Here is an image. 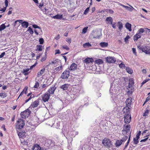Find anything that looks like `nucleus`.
<instances>
[{
	"label": "nucleus",
	"instance_id": "nucleus-1",
	"mask_svg": "<svg viewBox=\"0 0 150 150\" xmlns=\"http://www.w3.org/2000/svg\"><path fill=\"white\" fill-rule=\"evenodd\" d=\"M25 125L24 121L21 119H18L17 123H16V128L18 129L22 128Z\"/></svg>",
	"mask_w": 150,
	"mask_h": 150
},
{
	"label": "nucleus",
	"instance_id": "nucleus-2",
	"mask_svg": "<svg viewBox=\"0 0 150 150\" xmlns=\"http://www.w3.org/2000/svg\"><path fill=\"white\" fill-rule=\"evenodd\" d=\"M132 102V99L131 98H128L126 99V100L125 102L126 107H125L124 108V110H125L126 109V112H128L129 111V107H130L131 105V103ZM125 112V111H124V112Z\"/></svg>",
	"mask_w": 150,
	"mask_h": 150
},
{
	"label": "nucleus",
	"instance_id": "nucleus-3",
	"mask_svg": "<svg viewBox=\"0 0 150 150\" xmlns=\"http://www.w3.org/2000/svg\"><path fill=\"white\" fill-rule=\"evenodd\" d=\"M81 86L79 85L76 86L75 87V88L73 89L72 93L73 95L75 96V98L78 95V93L81 89Z\"/></svg>",
	"mask_w": 150,
	"mask_h": 150
},
{
	"label": "nucleus",
	"instance_id": "nucleus-4",
	"mask_svg": "<svg viewBox=\"0 0 150 150\" xmlns=\"http://www.w3.org/2000/svg\"><path fill=\"white\" fill-rule=\"evenodd\" d=\"M31 111L28 109H27L25 111L21 112V117L24 119L28 117L30 114Z\"/></svg>",
	"mask_w": 150,
	"mask_h": 150
},
{
	"label": "nucleus",
	"instance_id": "nucleus-5",
	"mask_svg": "<svg viewBox=\"0 0 150 150\" xmlns=\"http://www.w3.org/2000/svg\"><path fill=\"white\" fill-rule=\"evenodd\" d=\"M102 143L106 147H110L112 145L110 140L106 138H105L103 140Z\"/></svg>",
	"mask_w": 150,
	"mask_h": 150
},
{
	"label": "nucleus",
	"instance_id": "nucleus-6",
	"mask_svg": "<svg viewBox=\"0 0 150 150\" xmlns=\"http://www.w3.org/2000/svg\"><path fill=\"white\" fill-rule=\"evenodd\" d=\"M137 47L139 49L141 50L142 52L147 54L148 51L149 49V48H148L147 46L138 45Z\"/></svg>",
	"mask_w": 150,
	"mask_h": 150
},
{
	"label": "nucleus",
	"instance_id": "nucleus-7",
	"mask_svg": "<svg viewBox=\"0 0 150 150\" xmlns=\"http://www.w3.org/2000/svg\"><path fill=\"white\" fill-rule=\"evenodd\" d=\"M69 74L70 71L69 70H65L62 73L61 78L63 79L68 78L69 76Z\"/></svg>",
	"mask_w": 150,
	"mask_h": 150
},
{
	"label": "nucleus",
	"instance_id": "nucleus-8",
	"mask_svg": "<svg viewBox=\"0 0 150 150\" xmlns=\"http://www.w3.org/2000/svg\"><path fill=\"white\" fill-rule=\"evenodd\" d=\"M131 120V117L129 114L125 115L124 117V121L126 123L128 124L130 123Z\"/></svg>",
	"mask_w": 150,
	"mask_h": 150
},
{
	"label": "nucleus",
	"instance_id": "nucleus-9",
	"mask_svg": "<svg viewBox=\"0 0 150 150\" xmlns=\"http://www.w3.org/2000/svg\"><path fill=\"white\" fill-rule=\"evenodd\" d=\"M50 96V94L49 93H45L42 96V99L44 102H45L48 100Z\"/></svg>",
	"mask_w": 150,
	"mask_h": 150
},
{
	"label": "nucleus",
	"instance_id": "nucleus-10",
	"mask_svg": "<svg viewBox=\"0 0 150 150\" xmlns=\"http://www.w3.org/2000/svg\"><path fill=\"white\" fill-rule=\"evenodd\" d=\"M101 35V32L100 31H96L94 32L93 38H99Z\"/></svg>",
	"mask_w": 150,
	"mask_h": 150
},
{
	"label": "nucleus",
	"instance_id": "nucleus-11",
	"mask_svg": "<svg viewBox=\"0 0 150 150\" xmlns=\"http://www.w3.org/2000/svg\"><path fill=\"white\" fill-rule=\"evenodd\" d=\"M107 62L110 63H113L115 62V58L112 57H107L106 58Z\"/></svg>",
	"mask_w": 150,
	"mask_h": 150
},
{
	"label": "nucleus",
	"instance_id": "nucleus-12",
	"mask_svg": "<svg viewBox=\"0 0 150 150\" xmlns=\"http://www.w3.org/2000/svg\"><path fill=\"white\" fill-rule=\"evenodd\" d=\"M56 89V87H55V85L50 87L48 91V92L49 94H52L54 93L55 90Z\"/></svg>",
	"mask_w": 150,
	"mask_h": 150
},
{
	"label": "nucleus",
	"instance_id": "nucleus-13",
	"mask_svg": "<svg viewBox=\"0 0 150 150\" xmlns=\"http://www.w3.org/2000/svg\"><path fill=\"white\" fill-rule=\"evenodd\" d=\"M39 100L38 99L34 101L32 104H31L30 106L33 108L36 107L39 105Z\"/></svg>",
	"mask_w": 150,
	"mask_h": 150
},
{
	"label": "nucleus",
	"instance_id": "nucleus-14",
	"mask_svg": "<svg viewBox=\"0 0 150 150\" xmlns=\"http://www.w3.org/2000/svg\"><path fill=\"white\" fill-rule=\"evenodd\" d=\"M69 85L68 84H64L60 86V88L62 89L63 90H67L68 89V87Z\"/></svg>",
	"mask_w": 150,
	"mask_h": 150
},
{
	"label": "nucleus",
	"instance_id": "nucleus-15",
	"mask_svg": "<svg viewBox=\"0 0 150 150\" xmlns=\"http://www.w3.org/2000/svg\"><path fill=\"white\" fill-rule=\"evenodd\" d=\"M77 65L75 63H72L69 68V70L70 71H74L77 68Z\"/></svg>",
	"mask_w": 150,
	"mask_h": 150
},
{
	"label": "nucleus",
	"instance_id": "nucleus-16",
	"mask_svg": "<svg viewBox=\"0 0 150 150\" xmlns=\"http://www.w3.org/2000/svg\"><path fill=\"white\" fill-rule=\"evenodd\" d=\"M105 21L107 22V24H112L113 21V20L111 17H108L106 18Z\"/></svg>",
	"mask_w": 150,
	"mask_h": 150
},
{
	"label": "nucleus",
	"instance_id": "nucleus-17",
	"mask_svg": "<svg viewBox=\"0 0 150 150\" xmlns=\"http://www.w3.org/2000/svg\"><path fill=\"white\" fill-rule=\"evenodd\" d=\"M84 62L86 64H87L92 63L93 62V60L92 58H87L85 59Z\"/></svg>",
	"mask_w": 150,
	"mask_h": 150
},
{
	"label": "nucleus",
	"instance_id": "nucleus-18",
	"mask_svg": "<svg viewBox=\"0 0 150 150\" xmlns=\"http://www.w3.org/2000/svg\"><path fill=\"white\" fill-rule=\"evenodd\" d=\"M41 149L40 146L37 144H35L33 148V150H40Z\"/></svg>",
	"mask_w": 150,
	"mask_h": 150
},
{
	"label": "nucleus",
	"instance_id": "nucleus-19",
	"mask_svg": "<svg viewBox=\"0 0 150 150\" xmlns=\"http://www.w3.org/2000/svg\"><path fill=\"white\" fill-rule=\"evenodd\" d=\"M122 142L121 139L117 140L116 141L115 145L116 147H119L122 144Z\"/></svg>",
	"mask_w": 150,
	"mask_h": 150
},
{
	"label": "nucleus",
	"instance_id": "nucleus-20",
	"mask_svg": "<svg viewBox=\"0 0 150 150\" xmlns=\"http://www.w3.org/2000/svg\"><path fill=\"white\" fill-rule=\"evenodd\" d=\"M125 26L126 28L130 32L132 31L131 25V24L127 22L126 23Z\"/></svg>",
	"mask_w": 150,
	"mask_h": 150
},
{
	"label": "nucleus",
	"instance_id": "nucleus-21",
	"mask_svg": "<svg viewBox=\"0 0 150 150\" xmlns=\"http://www.w3.org/2000/svg\"><path fill=\"white\" fill-rule=\"evenodd\" d=\"M141 38V35L138 32L134 36V41H137L139 38Z\"/></svg>",
	"mask_w": 150,
	"mask_h": 150
},
{
	"label": "nucleus",
	"instance_id": "nucleus-22",
	"mask_svg": "<svg viewBox=\"0 0 150 150\" xmlns=\"http://www.w3.org/2000/svg\"><path fill=\"white\" fill-rule=\"evenodd\" d=\"M130 126L129 125H127L125 127L123 130V131H125L126 132H128L130 130Z\"/></svg>",
	"mask_w": 150,
	"mask_h": 150
},
{
	"label": "nucleus",
	"instance_id": "nucleus-23",
	"mask_svg": "<svg viewBox=\"0 0 150 150\" xmlns=\"http://www.w3.org/2000/svg\"><path fill=\"white\" fill-rule=\"evenodd\" d=\"M22 26L23 28H27L29 25L27 21H24L22 23Z\"/></svg>",
	"mask_w": 150,
	"mask_h": 150
},
{
	"label": "nucleus",
	"instance_id": "nucleus-24",
	"mask_svg": "<svg viewBox=\"0 0 150 150\" xmlns=\"http://www.w3.org/2000/svg\"><path fill=\"white\" fill-rule=\"evenodd\" d=\"M62 14H57V15L53 16V18L54 19H60L62 18Z\"/></svg>",
	"mask_w": 150,
	"mask_h": 150
},
{
	"label": "nucleus",
	"instance_id": "nucleus-25",
	"mask_svg": "<svg viewBox=\"0 0 150 150\" xmlns=\"http://www.w3.org/2000/svg\"><path fill=\"white\" fill-rule=\"evenodd\" d=\"M45 69H41L40 71H39L37 74V76L39 77L42 75L45 72Z\"/></svg>",
	"mask_w": 150,
	"mask_h": 150
},
{
	"label": "nucleus",
	"instance_id": "nucleus-26",
	"mask_svg": "<svg viewBox=\"0 0 150 150\" xmlns=\"http://www.w3.org/2000/svg\"><path fill=\"white\" fill-rule=\"evenodd\" d=\"M126 70L127 72L129 74H132L133 72V70L129 67H126Z\"/></svg>",
	"mask_w": 150,
	"mask_h": 150
},
{
	"label": "nucleus",
	"instance_id": "nucleus-27",
	"mask_svg": "<svg viewBox=\"0 0 150 150\" xmlns=\"http://www.w3.org/2000/svg\"><path fill=\"white\" fill-rule=\"evenodd\" d=\"M114 87L115 85L113 84H111L110 90V91L111 93H113L114 92L113 91L114 90L115 91V89H114Z\"/></svg>",
	"mask_w": 150,
	"mask_h": 150
},
{
	"label": "nucleus",
	"instance_id": "nucleus-28",
	"mask_svg": "<svg viewBox=\"0 0 150 150\" xmlns=\"http://www.w3.org/2000/svg\"><path fill=\"white\" fill-rule=\"evenodd\" d=\"M108 45V43L105 42H101L100 43V45L103 47H107Z\"/></svg>",
	"mask_w": 150,
	"mask_h": 150
},
{
	"label": "nucleus",
	"instance_id": "nucleus-29",
	"mask_svg": "<svg viewBox=\"0 0 150 150\" xmlns=\"http://www.w3.org/2000/svg\"><path fill=\"white\" fill-rule=\"evenodd\" d=\"M91 46V45L89 42H86L83 45V46L84 48L89 47Z\"/></svg>",
	"mask_w": 150,
	"mask_h": 150
},
{
	"label": "nucleus",
	"instance_id": "nucleus-30",
	"mask_svg": "<svg viewBox=\"0 0 150 150\" xmlns=\"http://www.w3.org/2000/svg\"><path fill=\"white\" fill-rule=\"evenodd\" d=\"M27 87L26 88V87H25L23 90V91L20 94L18 97V98L20 96H22L23 93H24V92H25V94H26V91H27Z\"/></svg>",
	"mask_w": 150,
	"mask_h": 150
},
{
	"label": "nucleus",
	"instance_id": "nucleus-31",
	"mask_svg": "<svg viewBox=\"0 0 150 150\" xmlns=\"http://www.w3.org/2000/svg\"><path fill=\"white\" fill-rule=\"evenodd\" d=\"M95 62L96 63L99 64H102L103 63V62L102 60L99 59L96 60Z\"/></svg>",
	"mask_w": 150,
	"mask_h": 150
},
{
	"label": "nucleus",
	"instance_id": "nucleus-32",
	"mask_svg": "<svg viewBox=\"0 0 150 150\" xmlns=\"http://www.w3.org/2000/svg\"><path fill=\"white\" fill-rule=\"evenodd\" d=\"M7 94L5 92L0 93V96L2 98H4L6 97Z\"/></svg>",
	"mask_w": 150,
	"mask_h": 150
},
{
	"label": "nucleus",
	"instance_id": "nucleus-33",
	"mask_svg": "<svg viewBox=\"0 0 150 150\" xmlns=\"http://www.w3.org/2000/svg\"><path fill=\"white\" fill-rule=\"evenodd\" d=\"M118 25V28L121 31L123 28L122 24L120 22H118L117 23Z\"/></svg>",
	"mask_w": 150,
	"mask_h": 150
},
{
	"label": "nucleus",
	"instance_id": "nucleus-34",
	"mask_svg": "<svg viewBox=\"0 0 150 150\" xmlns=\"http://www.w3.org/2000/svg\"><path fill=\"white\" fill-rule=\"evenodd\" d=\"M129 90L127 91V93L128 94H132L134 91V88L133 87H131L130 88L128 89Z\"/></svg>",
	"mask_w": 150,
	"mask_h": 150
},
{
	"label": "nucleus",
	"instance_id": "nucleus-35",
	"mask_svg": "<svg viewBox=\"0 0 150 150\" xmlns=\"http://www.w3.org/2000/svg\"><path fill=\"white\" fill-rule=\"evenodd\" d=\"M42 46L40 45H37L36 46L37 49L36 51H42Z\"/></svg>",
	"mask_w": 150,
	"mask_h": 150
},
{
	"label": "nucleus",
	"instance_id": "nucleus-36",
	"mask_svg": "<svg viewBox=\"0 0 150 150\" xmlns=\"http://www.w3.org/2000/svg\"><path fill=\"white\" fill-rule=\"evenodd\" d=\"M6 28L5 24H2L0 26V31Z\"/></svg>",
	"mask_w": 150,
	"mask_h": 150
},
{
	"label": "nucleus",
	"instance_id": "nucleus-37",
	"mask_svg": "<svg viewBox=\"0 0 150 150\" xmlns=\"http://www.w3.org/2000/svg\"><path fill=\"white\" fill-rule=\"evenodd\" d=\"M29 69H23V73H24V74L25 75H27L28 73V71H29Z\"/></svg>",
	"mask_w": 150,
	"mask_h": 150
},
{
	"label": "nucleus",
	"instance_id": "nucleus-38",
	"mask_svg": "<svg viewBox=\"0 0 150 150\" xmlns=\"http://www.w3.org/2000/svg\"><path fill=\"white\" fill-rule=\"evenodd\" d=\"M148 95L149 96L146 98V100L145 101L143 105H144L146 103L150 100V92L148 94Z\"/></svg>",
	"mask_w": 150,
	"mask_h": 150
},
{
	"label": "nucleus",
	"instance_id": "nucleus-39",
	"mask_svg": "<svg viewBox=\"0 0 150 150\" xmlns=\"http://www.w3.org/2000/svg\"><path fill=\"white\" fill-rule=\"evenodd\" d=\"M137 138H133V143L135 144H137L139 142L138 139Z\"/></svg>",
	"mask_w": 150,
	"mask_h": 150
},
{
	"label": "nucleus",
	"instance_id": "nucleus-40",
	"mask_svg": "<svg viewBox=\"0 0 150 150\" xmlns=\"http://www.w3.org/2000/svg\"><path fill=\"white\" fill-rule=\"evenodd\" d=\"M33 28H38L39 29V30H38V32L40 31H42L41 29V28L40 27L38 26V25H35V24L33 25Z\"/></svg>",
	"mask_w": 150,
	"mask_h": 150
},
{
	"label": "nucleus",
	"instance_id": "nucleus-41",
	"mask_svg": "<svg viewBox=\"0 0 150 150\" xmlns=\"http://www.w3.org/2000/svg\"><path fill=\"white\" fill-rule=\"evenodd\" d=\"M149 110H146L143 114V116H147L149 114Z\"/></svg>",
	"mask_w": 150,
	"mask_h": 150
},
{
	"label": "nucleus",
	"instance_id": "nucleus-42",
	"mask_svg": "<svg viewBox=\"0 0 150 150\" xmlns=\"http://www.w3.org/2000/svg\"><path fill=\"white\" fill-rule=\"evenodd\" d=\"M85 145H84L83 146L82 145H81L80 146L78 150H86L85 148L84 147H84L86 146Z\"/></svg>",
	"mask_w": 150,
	"mask_h": 150
},
{
	"label": "nucleus",
	"instance_id": "nucleus-43",
	"mask_svg": "<svg viewBox=\"0 0 150 150\" xmlns=\"http://www.w3.org/2000/svg\"><path fill=\"white\" fill-rule=\"evenodd\" d=\"M130 138V134L129 138L127 140V142L126 145L125 146V147L124 148V149H125L127 146L129 142Z\"/></svg>",
	"mask_w": 150,
	"mask_h": 150
},
{
	"label": "nucleus",
	"instance_id": "nucleus-44",
	"mask_svg": "<svg viewBox=\"0 0 150 150\" xmlns=\"http://www.w3.org/2000/svg\"><path fill=\"white\" fill-rule=\"evenodd\" d=\"M144 32V30L142 28H140L139 30L137 32L141 35V33H143Z\"/></svg>",
	"mask_w": 150,
	"mask_h": 150
},
{
	"label": "nucleus",
	"instance_id": "nucleus-45",
	"mask_svg": "<svg viewBox=\"0 0 150 150\" xmlns=\"http://www.w3.org/2000/svg\"><path fill=\"white\" fill-rule=\"evenodd\" d=\"M62 47L63 49H65L67 50H69V47L66 45H64L62 46Z\"/></svg>",
	"mask_w": 150,
	"mask_h": 150
},
{
	"label": "nucleus",
	"instance_id": "nucleus-46",
	"mask_svg": "<svg viewBox=\"0 0 150 150\" xmlns=\"http://www.w3.org/2000/svg\"><path fill=\"white\" fill-rule=\"evenodd\" d=\"M28 31L32 35L34 33L33 31L30 27H28Z\"/></svg>",
	"mask_w": 150,
	"mask_h": 150
},
{
	"label": "nucleus",
	"instance_id": "nucleus-47",
	"mask_svg": "<svg viewBox=\"0 0 150 150\" xmlns=\"http://www.w3.org/2000/svg\"><path fill=\"white\" fill-rule=\"evenodd\" d=\"M62 69V66H60L55 68V70L57 72L60 71Z\"/></svg>",
	"mask_w": 150,
	"mask_h": 150
},
{
	"label": "nucleus",
	"instance_id": "nucleus-48",
	"mask_svg": "<svg viewBox=\"0 0 150 150\" xmlns=\"http://www.w3.org/2000/svg\"><path fill=\"white\" fill-rule=\"evenodd\" d=\"M119 67L122 69H125V64L122 63H121L119 65Z\"/></svg>",
	"mask_w": 150,
	"mask_h": 150
},
{
	"label": "nucleus",
	"instance_id": "nucleus-49",
	"mask_svg": "<svg viewBox=\"0 0 150 150\" xmlns=\"http://www.w3.org/2000/svg\"><path fill=\"white\" fill-rule=\"evenodd\" d=\"M39 84L38 82L36 81L35 83V85L33 87L35 88H37L39 87Z\"/></svg>",
	"mask_w": 150,
	"mask_h": 150
},
{
	"label": "nucleus",
	"instance_id": "nucleus-50",
	"mask_svg": "<svg viewBox=\"0 0 150 150\" xmlns=\"http://www.w3.org/2000/svg\"><path fill=\"white\" fill-rule=\"evenodd\" d=\"M141 131H139L137 133V134L136 135V138H137V139H139V136L141 134Z\"/></svg>",
	"mask_w": 150,
	"mask_h": 150
},
{
	"label": "nucleus",
	"instance_id": "nucleus-51",
	"mask_svg": "<svg viewBox=\"0 0 150 150\" xmlns=\"http://www.w3.org/2000/svg\"><path fill=\"white\" fill-rule=\"evenodd\" d=\"M87 28L88 27H85L82 30V33L83 34H85L86 32Z\"/></svg>",
	"mask_w": 150,
	"mask_h": 150
},
{
	"label": "nucleus",
	"instance_id": "nucleus-52",
	"mask_svg": "<svg viewBox=\"0 0 150 150\" xmlns=\"http://www.w3.org/2000/svg\"><path fill=\"white\" fill-rule=\"evenodd\" d=\"M128 137L127 136H125L122 139H121V140H122V142H124L127 139Z\"/></svg>",
	"mask_w": 150,
	"mask_h": 150
},
{
	"label": "nucleus",
	"instance_id": "nucleus-53",
	"mask_svg": "<svg viewBox=\"0 0 150 150\" xmlns=\"http://www.w3.org/2000/svg\"><path fill=\"white\" fill-rule=\"evenodd\" d=\"M89 8L88 7L87 8L86 10L84 11L83 13V14L85 15L86 14L88 13V12L89 10Z\"/></svg>",
	"mask_w": 150,
	"mask_h": 150
},
{
	"label": "nucleus",
	"instance_id": "nucleus-54",
	"mask_svg": "<svg viewBox=\"0 0 150 150\" xmlns=\"http://www.w3.org/2000/svg\"><path fill=\"white\" fill-rule=\"evenodd\" d=\"M40 44H43L44 42V39L42 38H40L39 39V41Z\"/></svg>",
	"mask_w": 150,
	"mask_h": 150
},
{
	"label": "nucleus",
	"instance_id": "nucleus-55",
	"mask_svg": "<svg viewBox=\"0 0 150 150\" xmlns=\"http://www.w3.org/2000/svg\"><path fill=\"white\" fill-rule=\"evenodd\" d=\"M149 80V79H148L143 81L142 83H141V86L143 85L144 84L146 83V82L148 81Z\"/></svg>",
	"mask_w": 150,
	"mask_h": 150
},
{
	"label": "nucleus",
	"instance_id": "nucleus-56",
	"mask_svg": "<svg viewBox=\"0 0 150 150\" xmlns=\"http://www.w3.org/2000/svg\"><path fill=\"white\" fill-rule=\"evenodd\" d=\"M132 51L133 53L135 55L137 56V52H136V49L135 48H132Z\"/></svg>",
	"mask_w": 150,
	"mask_h": 150
},
{
	"label": "nucleus",
	"instance_id": "nucleus-57",
	"mask_svg": "<svg viewBox=\"0 0 150 150\" xmlns=\"http://www.w3.org/2000/svg\"><path fill=\"white\" fill-rule=\"evenodd\" d=\"M130 38V37L129 35H127L125 38V42L128 41V39Z\"/></svg>",
	"mask_w": 150,
	"mask_h": 150
},
{
	"label": "nucleus",
	"instance_id": "nucleus-58",
	"mask_svg": "<svg viewBox=\"0 0 150 150\" xmlns=\"http://www.w3.org/2000/svg\"><path fill=\"white\" fill-rule=\"evenodd\" d=\"M66 40L69 44H70L71 43V39L70 38H67Z\"/></svg>",
	"mask_w": 150,
	"mask_h": 150
},
{
	"label": "nucleus",
	"instance_id": "nucleus-59",
	"mask_svg": "<svg viewBox=\"0 0 150 150\" xmlns=\"http://www.w3.org/2000/svg\"><path fill=\"white\" fill-rule=\"evenodd\" d=\"M18 136L19 137H22V133L21 131V130H20L19 131H18Z\"/></svg>",
	"mask_w": 150,
	"mask_h": 150
},
{
	"label": "nucleus",
	"instance_id": "nucleus-60",
	"mask_svg": "<svg viewBox=\"0 0 150 150\" xmlns=\"http://www.w3.org/2000/svg\"><path fill=\"white\" fill-rule=\"evenodd\" d=\"M129 6L131 7V8L129 7L128 10L129 11H132L133 10V9H134V8L132 7V6L130 5H129Z\"/></svg>",
	"mask_w": 150,
	"mask_h": 150
},
{
	"label": "nucleus",
	"instance_id": "nucleus-61",
	"mask_svg": "<svg viewBox=\"0 0 150 150\" xmlns=\"http://www.w3.org/2000/svg\"><path fill=\"white\" fill-rule=\"evenodd\" d=\"M5 7H6L8 6V0H5Z\"/></svg>",
	"mask_w": 150,
	"mask_h": 150
},
{
	"label": "nucleus",
	"instance_id": "nucleus-62",
	"mask_svg": "<svg viewBox=\"0 0 150 150\" xmlns=\"http://www.w3.org/2000/svg\"><path fill=\"white\" fill-rule=\"evenodd\" d=\"M47 142L49 144V145L52 143V141L51 139H47Z\"/></svg>",
	"mask_w": 150,
	"mask_h": 150
},
{
	"label": "nucleus",
	"instance_id": "nucleus-63",
	"mask_svg": "<svg viewBox=\"0 0 150 150\" xmlns=\"http://www.w3.org/2000/svg\"><path fill=\"white\" fill-rule=\"evenodd\" d=\"M55 54H60L61 53V52H60L59 50H55Z\"/></svg>",
	"mask_w": 150,
	"mask_h": 150
},
{
	"label": "nucleus",
	"instance_id": "nucleus-64",
	"mask_svg": "<svg viewBox=\"0 0 150 150\" xmlns=\"http://www.w3.org/2000/svg\"><path fill=\"white\" fill-rule=\"evenodd\" d=\"M5 52H3L0 55V58L3 57L5 55Z\"/></svg>",
	"mask_w": 150,
	"mask_h": 150
}]
</instances>
